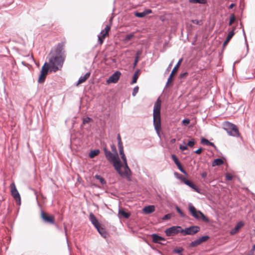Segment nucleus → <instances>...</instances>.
Segmentation results:
<instances>
[{
  "label": "nucleus",
  "mask_w": 255,
  "mask_h": 255,
  "mask_svg": "<svg viewBox=\"0 0 255 255\" xmlns=\"http://www.w3.org/2000/svg\"><path fill=\"white\" fill-rule=\"evenodd\" d=\"M65 59L64 44L58 43L49 54V68L51 71L56 72L61 70Z\"/></svg>",
  "instance_id": "obj_1"
},
{
  "label": "nucleus",
  "mask_w": 255,
  "mask_h": 255,
  "mask_svg": "<svg viewBox=\"0 0 255 255\" xmlns=\"http://www.w3.org/2000/svg\"><path fill=\"white\" fill-rule=\"evenodd\" d=\"M114 167L122 177H126L129 181L131 180V171L127 159L123 160V162L121 160H118L114 164Z\"/></svg>",
  "instance_id": "obj_2"
},
{
  "label": "nucleus",
  "mask_w": 255,
  "mask_h": 255,
  "mask_svg": "<svg viewBox=\"0 0 255 255\" xmlns=\"http://www.w3.org/2000/svg\"><path fill=\"white\" fill-rule=\"evenodd\" d=\"M161 101L158 98L154 104L153 108V126L156 131L158 133L161 129L160 108Z\"/></svg>",
  "instance_id": "obj_3"
},
{
  "label": "nucleus",
  "mask_w": 255,
  "mask_h": 255,
  "mask_svg": "<svg viewBox=\"0 0 255 255\" xmlns=\"http://www.w3.org/2000/svg\"><path fill=\"white\" fill-rule=\"evenodd\" d=\"M103 150L106 158L109 162L112 163L113 166L115 163L118 161V160H120L119 158L118 154L112 153L110 151L108 150L106 147H105Z\"/></svg>",
  "instance_id": "obj_4"
},
{
  "label": "nucleus",
  "mask_w": 255,
  "mask_h": 255,
  "mask_svg": "<svg viewBox=\"0 0 255 255\" xmlns=\"http://www.w3.org/2000/svg\"><path fill=\"white\" fill-rule=\"evenodd\" d=\"M182 228L179 226H172L167 228L165 230V233L167 236H173L180 233L182 234Z\"/></svg>",
  "instance_id": "obj_5"
},
{
  "label": "nucleus",
  "mask_w": 255,
  "mask_h": 255,
  "mask_svg": "<svg viewBox=\"0 0 255 255\" xmlns=\"http://www.w3.org/2000/svg\"><path fill=\"white\" fill-rule=\"evenodd\" d=\"M200 227L197 226H192L184 229H182V235L183 236L194 235L200 231Z\"/></svg>",
  "instance_id": "obj_6"
},
{
  "label": "nucleus",
  "mask_w": 255,
  "mask_h": 255,
  "mask_svg": "<svg viewBox=\"0 0 255 255\" xmlns=\"http://www.w3.org/2000/svg\"><path fill=\"white\" fill-rule=\"evenodd\" d=\"M49 69V64L47 62H45L42 66V69L40 71V74L39 76L38 80V82L39 83H44L46 75L48 73Z\"/></svg>",
  "instance_id": "obj_7"
},
{
  "label": "nucleus",
  "mask_w": 255,
  "mask_h": 255,
  "mask_svg": "<svg viewBox=\"0 0 255 255\" xmlns=\"http://www.w3.org/2000/svg\"><path fill=\"white\" fill-rule=\"evenodd\" d=\"M11 188V195L14 198L16 204L17 206H20L21 205V198L20 195L16 188L15 184L12 183L10 184Z\"/></svg>",
  "instance_id": "obj_8"
},
{
  "label": "nucleus",
  "mask_w": 255,
  "mask_h": 255,
  "mask_svg": "<svg viewBox=\"0 0 255 255\" xmlns=\"http://www.w3.org/2000/svg\"><path fill=\"white\" fill-rule=\"evenodd\" d=\"M182 60H183L182 58L180 59L179 60L178 62H177V63L174 67L173 69H172V70L167 79V81L166 85H165L166 87H167L168 86L169 84L172 82V78L174 76V74L177 71L178 68L180 66Z\"/></svg>",
  "instance_id": "obj_9"
},
{
  "label": "nucleus",
  "mask_w": 255,
  "mask_h": 255,
  "mask_svg": "<svg viewBox=\"0 0 255 255\" xmlns=\"http://www.w3.org/2000/svg\"><path fill=\"white\" fill-rule=\"evenodd\" d=\"M121 73L119 71H116L107 80V83H116L120 79Z\"/></svg>",
  "instance_id": "obj_10"
},
{
  "label": "nucleus",
  "mask_w": 255,
  "mask_h": 255,
  "mask_svg": "<svg viewBox=\"0 0 255 255\" xmlns=\"http://www.w3.org/2000/svg\"><path fill=\"white\" fill-rule=\"evenodd\" d=\"M181 180H182V181L184 182L185 184L191 187L194 191L197 192H199L198 187L191 181L186 179L185 177H181Z\"/></svg>",
  "instance_id": "obj_11"
},
{
  "label": "nucleus",
  "mask_w": 255,
  "mask_h": 255,
  "mask_svg": "<svg viewBox=\"0 0 255 255\" xmlns=\"http://www.w3.org/2000/svg\"><path fill=\"white\" fill-rule=\"evenodd\" d=\"M41 218L46 222L51 224L54 223V219L52 216L47 215L44 211H41Z\"/></svg>",
  "instance_id": "obj_12"
},
{
  "label": "nucleus",
  "mask_w": 255,
  "mask_h": 255,
  "mask_svg": "<svg viewBox=\"0 0 255 255\" xmlns=\"http://www.w3.org/2000/svg\"><path fill=\"white\" fill-rule=\"evenodd\" d=\"M172 159L173 160L175 164L177 166L179 170L183 173L186 174V172L184 168L182 167L180 161L175 154L171 155Z\"/></svg>",
  "instance_id": "obj_13"
},
{
  "label": "nucleus",
  "mask_w": 255,
  "mask_h": 255,
  "mask_svg": "<svg viewBox=\"0 0 255 255\" xmlns=\"http://www.w3.org/2000/svg\"><path fill=\"white\" fill-rule=\"evenodd\" d=\"M244 225V223L242 221H240L238 222L235 226L234 229L231 230L230 232V234L231 235H234L237 233L243 227Z\"/></svg>",
  "instance_id": "obj_14"
},
{
  "label": "nucleus",
  "mask_w": 255,
  "mask_h": 255,
  "mask_svg": "<svg viewBox=\"0 0 255 255\" xmlns=\"http://www.w3.org/2000/svg\"><path fill=\"white\" fill-rule=\"evenodd\" d=\"M152 241L154 243H159L161 244H163V243H160V241H165V240L164 238L156 234H153L151 235Z\"/></svg>",
  "instance_id": "obj_15"
},
{
  "label": "nucleus",
  "mask_w": 255,
  "mask_h": 255,
  "mask_svg": "<svg viewBox=\"0 0 255 255\" xmlns=\"http://www.w3.org/2000/svg\"><path fill=\"white\" fill-rule=\"evenodd\" d=\"M125 208H119L118 216L120 218L122 217L128 219L130 216V213L124 210Z\"/></svg>",
  "instance_id": "obj_16"
},
{
  "label": "nucleus",
  "mask_w": 255,
  "mask_h": 255,
  "mask_svg": "<svg viewBox=\"0 0 255 255\" xmlns=\"http://www.w3.org/2000/svg\"><path fill=\"white\" fill-rule=\"evenodd\" d=\"M228 133L233 136L238 137L239 136V132L238 127L235 125V127H232L230 130L228 131Z\"/></svg>",
  "instance_id": "obj_17"
},
{
  "label": "nucleus",
  "mask_w": 255,
  "mask_h": 255,
  "mask_svg": "<svg viewBox=\"0 0 255 255\" xmlns=\"http://www.w3.org/2000/svg\"><path fill=\"white\" fill-rule=\"evenodd\" d=\"M234 34H235V32H234V30H231L229 32L225 41L223 43V47H225L227 45V44L229 43V42L231 39V38L233 37V36H234Z\"/></svg>",
  "instance_id": "obj_18"
},
{
  "label": "nucleus",
  "mask_w": 255,
  "mask_h": 255,
  "mask_svg": "<svg viewBox=\"0 0 255 255\" xmlns=\"http://www.w3.org/2000/svg\"><path fill=\"white\" fill-rule=\"evenodd\" d=\"M91 73L90 72H87L85 74L84 76H81L77 83V85H78L80 84H82L86 81V80L88 79L90 76Z\"/></svg>",
  "instance_id": "obj_19"
},
{
  "label": "nucleus",
  "mask_w": 255,
  "mask_h": 255,
  "mask_svg": "<svg viewBox=\"0 0 255 255\" xmlns=\"http://www.w3.org/2000/svg\"><path fill=\"white\" fill-rule=\"evenodd\" d=\"M191 215L196 219H200L199 211L196 210V208H189Z\"/></svg>",
  "instance_id": "obj_20"
},
{
  "label": "nucleus",
  "mask_w": 255,
  "mask_h": 255,
  "mask_svg": "<svg viewBox=\"0 0 255 255\" xmlns=\"http://www.w3.org/2000/svg\"><path fill=\"white\" fill-rule=\"evenodd\" d=\"M99 233L104 238H106L108 236V233L106 231L105 229L102 227L101 226L96 229Z\"/></svg>",
  "instance_id": "obj_21"
},
{
  "label": "nucleus",
  "mask_w": 255,
  "mask_h": 255,
  "mask_svg": "<svg viewBox=\"0 0 255 255\" xmlns=\"http://www.w3.org/2000/svg\"><path fill=\"white\" fill-rule=\"evenodd\" d=\"M224 164V161L220 158H218L214 160L212 162V165L213 167L216 166H220Z\"/></svg>",
  "instance_id": "obj_22"
},
{
  "label": "nucleus",
  "mask_w": 255,
  "mask_h": 255,
  "mask_svg": "<svg viewBox=\"0 0 255 255\" xmlns=\"http://www.w3.org/2000/svg\"><path fill=\"white\" fill-rule=\"evenodd\" d=\"M140 69H137L135 72L134 73V74L132 77V79L131 84H133L134 83H136L137 80V79L138 78V76L140 74Z\"/></svg>",
  "instance_id": "obj_23"
},
{
  "label": "nucleus",
  "mask_w": 255,
  "mask_h": 255,
  "mask_svg": "<svg viewBox=\"0 0 255 255\" xmlns=\"http://www.w3.org/2000/svg\"><path fill=\"white\" fill-rule=\"evenodd\" d=\"M118 148H119V153H120V154L121 155V157L122 160L127 159L126 155L124 153L123 145H118Z\"/></svg>",
  "instance_id": "obj_24"
},
{
  "label": "nucleus",
  "mask_w": 255,
  "mask_h": 255,
  "mask_svg": "<svg viewBox=\"0 0 255 255\" xmlns=\"http://www.w3.org/2000/svg\"><path fill=\"white\" fill-rule=\"evenodd\" d=\"M100 150L98 149L91 150L89 154V156L90 158H93L96 156L98 155L100 153Z\"/></svg>",
  "instance_id": "obj_25"
},
{
  "label": "nucleus",
  "mask_w": 255,
  "mask_h": 255,
  "mask_svg": "<svg viewBox=\"0 0 255 255\" xmlns=\"http://www.w3.org/2000/svg\"><path fill=\"white\" fill-rule=\"evenodd\" d=\"M232 127H235V125L228 122H226L224 124V128L227 132L229 131V130H230V129L232 128Z\"/></svg>",
  "instance_id": "obj_26"
},
{
  "label": "nucleus",
  "mask_w": 255,
  "mask_h": 255,
  "mask_svg": "<svg viewBox=\"0 0 255 255\" xmlns=\"http://www.w3.org/2000/svg\"><path fill=\"white\" fill-rule=\"evenodd\" d=\"M184 249L182 247L175 248L172 250L173 254H178L179 255H183L182 254Z\"/></svg>",
  "instance_id": "obj_27"
},
{
  "label": "nucleus",
  "mask_w": 255,
  "mask_h": 255,
  "mask_svg": "<svg viewBox=\"0 0 255 255\" xmlns=\"http://www.w3.org/2000/svg\"><path fill=\"white\" fill-rule=\"evenodd\" d=\"M175 217V214L173 213H170L167 214H166L164 216L162 217V220L163 221L168 220L171 218Z\"/></svg>",
  "instance_id": "obj_28"
},
{
  "label": "nucleus",
  "mask_w": 255,
  "mask_h": 255,
  "mask_svg": "<svg viewBox=\"0 0 255 255\" xmlns=\"http://www.w3.org/2000/svg\"><path fill=\"white\" fill-rule=\"evenodd\" d=\"M95 178L96 179L99 180V181L100 182V183L102 185H104V184H105L107 183L106 180L103 177H102L101 176H100L99 175L96 174L95 176Z\"/></svg>",
  "instance_id": "obj_29"
},
{
  "label": "nucleus",
  "mask_w": 255,
  "mask_h": 255,
  "mask_svg": "<svg viewBox=\"0 0 255 255\" xmlns=\"http://www.w3.org/2000/svg\"><path fill=\"white\" fill-rule=\"evenodd\" d=\"M210 237L208 235L202 236L199 238L198 239V240L199 242L200 243V244H202V243L206 242L208 239H209Z\"/></svg>",
  "instance_id": "obj_30"
},
{
  "label": "nucleus",
  "mask_w": 255,
  "mask_h": 255,
  "mask_svg": "<svg viewBox=\"0 0 255 255\" xmlns=\"http://www.w3.org/2000/svg\"><path fill=\"white\" fill-rule=\"evenodd\" d=\"M210 237L208 235L202 236L199 238L198 239V240L199 242L200 243V244H202V243L206 242L208 239H209Z\"/></svg>",
  "instance_id": "obj_31"
},
{
  "label": "nucleus",
  "mask_w": 255,
  "mask_h": 255,
  "mask_svg": "<svg viewBox=\"0 0 255 255\" xmlns=\"http://www.w3.org/2000/svg\"><path fill=\"white\" fill-rule=\"evenodd\" d=\"M155 211V208H143L142 212L144 214H149Z\"/></svg>",
  "instance_id": "obj_32"
},
{
  "label": "nucleus",
  "mask_w": 255,
  "mask_h": 255,
  "mask_svg": "<svg viewBox=\"0 0 255 255\" xmlns=\"http://www.w3.org/2000/svg\"><path fill=\"white\" fill-rule=\"evenodd\" d=\"M189 2L192 3L205 4L206 0H189Z\"/></svg>",
  "instance_id": "obj_33"
},
{
  "label": "nucleus",
  "mask_w": 255,
  "mask_h": 255,
  "mask_svg": "<svg viewBox=\"0 0 255 255\" xmlns=\"http://www.w3.org/2000/svg\"><path fill=\"white\" fill-rule=\"evenodd\" d=\"M200 245V243L199 242L198 239H197L193 242H191L189 244V247L191 248H194Z\"/></svg>",
  "instance_id": "obj_34"
},
{
  "label": "nucleus",
  "mask_w": 255,
  "mask_h": 255,
  "mask_svg": "<svg viewBox=\"0 0 255 255\" xmlns=\"http://www.w3.org/2000/svg\"><path fill=\"white\" fill-rule=\"evenodd\" d=\"M199 213H200V218H201L202 220L203 221H205V222H207V223L209 222V219L206 216H205L203 214V213H202L201 211H199Z\"/></svg>",
  "instance_id": "obj_35"
},
{
  "label": "nucleus",
  "mask_w": 255,
  "mask_h": 255,
  "mask_svg": "<svg viewBox=\"0 0 255 255\" xmlns=\"http://www.w3.org/2000/svg\"><path fill=\"white\" fill-rule=\"evenodd\" d=\"M134 36V33H131L126 35L124 38V41L126 42L128 41Z\"/></svg>",
  "instance_id": "obj_36"
},
{
  "label": "nucleus",
  "mask_w": 255,
  "mask_h": 255,
  "mask_svg": "<svg viewBox=\"0 0 255 255\" xmlns=\"http://www.w3.org/2000/svg\"><path fill=\"white\" fill-rule=\"evenodd\" d=\"M97 219L94 215V214L91 212L89 215V220L90 221V222L92 223L93 222L97 221Z\"/></svg>",
  "instance_id": "obj_37"
},
{
  "label": "nucleus",
  "mask_w": 255,
  "mask_h": 255,
  "mask_svg": "<svg viewBox=\"0 0 255 255\" xmlns=\"http://www.w3.org/2000/svg\"><path fill=\"white\" fill-rule=\"evenodd\" d=\"M134 15L137 17L142 18L145 16V13L143 11L141 12L136 11L134 12Z\"/></svg>",
  "instance_id": "obj_38"
},
{
  "label": "nucleus",
  "mask_w": 255,
  "mask_h": 255,
  "mask_svg": "<svg viewBox=\"0 0 255 255\" xmlns=\"http://www.w3.org/2000/svg\"><path fill=\"white\" fill-rule=\"evenodd\" d=\"M236 20V17L234 14L231 15L229 25H231Z\"/></svg>",
  "instance_id": "obj_39"
},
{
  "label": "nucleus",
  "mask_w": 255,
  "mask_h": 255,
  "mask_svg": "<svg viewBox=\"0 0 255 255\" xmlns=\"http://www.w3.org/2000/svg\"><path fill=\"white\" fill-rule=\"evenodd\" d=\"M195 143V140L194 139L192 138L191 140L188 141V142H187L186 145H187V146L192 147L194 145Z\"/></svg>",
  "instance_id": "obj_40"
},
{
  "label": "nucleus",
  "mask_w": 255,
  "mask_h": 255,
  "mask_svg": "<svg viewBox=\"0 0 255 255\" xmlns=\"http://www.w3.org/2000/svg\"><path fill=\"white\" fill-rule=\"evenodd\" d=\"M209 142V140H208L207 139H206L204 137H202L201 139V143L204 145L207 146Z\"/></svg>",
  "instance_id": "obj_41"
},
{
  "label": "nucleus",
  "mask_w": 255,
  "mask_h": 255,
  "mask_svg": "<svg viewBox=\"0 0 255 255\" xmlns=\"http://www.w3.org/2000/svg\"><path fill=\"white\" fill-rule=\"evenodd\" d=\"M82 121H83V124L85 125V124H87V123L90 122L91 121H92V119L89 117H86V118H83Z\"/></svg>",
  "instance_id": "obj_42"
},
{
  "label": "nucleus",
  "mask_w": 255,
  "mask_h": 255,
  "mask_svg": "<svg viewBox=\"0 0 255 255\" xmlns=\"http://www.w3.org/2000/svg\"><path fill=\"white\" fill-rule=\"evenodd\" d=\"M177 212L180 214L181 217H185V215L181 210V208H176Z\"/></svg>",
  "instance_id": "obj_43"
},
{
  "label": "nucleus",
  "mask_w": 255,
  "mask_h": 255,
  "mask_svg": "<svg viewBox=\"0 0 255 255\" xmlns=\"http://www.w3.org/2000/svg\"><path fill=\"white\" fill-rule=\"evenodd\" d=\"M190 121L189 119H184L182 120V123L183 125L186 126L190 123Z\"/></svg>",
  "instance_id": "obj_44"
},
{
  "label": "nucleus",
  "mask_w": 255,
  "mask_h": 255,
  "mask_svg": "<svg viewBox=\"0 0 255 255\" xmlns=\"http://www.w3.org/2000/svg\"><path fill=\"white\" fill-rule=\"evenodd\" d=\"M138 87L137 86L136 87H135L133 89V91H132V95L134 97L135 96V95L137 94V93H138Z\"/></svg>",
  "instance_id": "obj_45"
},
{
  "label": "nucleus",
  "mask_w": 255,
  "mask_h": 255,
  "mask_svg": "<svg viewBox=\"0 0 255 255\" xmlns=\"http://www.w3.org/2000/svg\"><path fill=\"white\" fill-rule=\"evenodd\" d=\"M233 175L230 173H227L226 174L225 178L227 180L231 181L233 179Z\"/></svg>",
  "instance_id": "obj_46"
},
{
  "label": "nucleus",
  "mask_w": 255,
  "mask_h": 255,
  "mask_svg": "<svg viewBox=\"0 0 255 255\" xmlns=\"http://www.w3.org/2000/svg\"><path fill=\"white\" fill-rule=\"evenodd\" d=\"M118 145H123V142L120 134L117 135Z\"/></svg>",
  "instance_id": "obj_47"
},
{
  "label": "nucleus",
  "mask_w": 255,
  "mask_h": 255,
  "mask_svg": "<svg viewBox=\"0 0 255 255\" xmlns=\"http://www.w3.org/2000/svg\"><path fill=\"white\" fill-rule=\"evenodd\" d=\"M92 224L94 225V226L96 228V229L99 228V227H100L101 226V225L99 223L98 220H97V221L93 222Z\"/></svg>",
  "instance_id": "obj_48"
},
{
  "label": "nucleus",
  "mask_w": 255,
  "mask_h": 255,
  "mask_svg": "<svg viewBox=\"0 0 255 255\" xmlns=\"http://www.w3.org/2000/svg\"><path fill=\"white\" fill-rule=\"evenodd\" d=\"M111 147L112 150L114 152V153L118 154L116 147L115 145H114V144L111 145Z\"/></svg>",
  "instance_id": "obj_49"
},
{
  "label": "nucleus",
  "mask_w": 255,
  "mask_h": 255,
  "mask_svg": "<svg viewBox=\"0 0 255 255\" xmlns=\"http://www.w3.org/2000/svg\"><path fill=\"white\" fill-rule=\"evenodd\" d=\"M179 149L182 150V151H184V150H186L188 149V146L187 145H186V144H185V145H180L179 146Z\"/></svg>",
  "instance_id": "obj_50"
},
{
  "label": "nucleus",
  "mask_w": 255,
  "mask_h": 255,
  "mask_svg": "<svg viewBox=\"0 0 255 255\" xmlns=\"http://www.w3.org/2000/svg\"><path fill=\"white\" fill-rule=\"evenodd\" d=\"M143 12L145 13V16H146V15L152 13V10L150 9H146L144 10Z\"/></svg>",
  "instance_id": "obj_51"
},
{
  "label": "nucleus",
  "mask_w": 255,
  "mask_h": 255,
  "mask_svg": "<svg viewBox=\"0 0 255 255\" xmlns=\"http://www.w3.org/2000/svg\"><path fill=\"white\" fill-rule=\"evenodd\" d=\"M138 61H139L138 58L135 57L134 61V63H133V68H134L136 67V66Z\"/></svg>",
  "instance_id": "obj_52"
},
{
  "label": "nucleus",
  "mask_w": 255,
  "mask_h": 255,
  "mask_svg": "<svg viewBox=\"0 0 255 255\" xmlns=\"http://www.w3.org/2000/svg\"><path fill=\"white\" fill-rule=\"evenodd\" d=\"M202 150H203V148L202 147H200L198 149L195 150L194 151V153H196L197 154H201V153L202 151Z\"/></svg>",
  "instance_id": "obj_53"
},
{
  "label": "nucleus",
  "mask_w": 255,
  "mask_h": 255,
  "mask_svg": "<svg viewBox=\"0 0 255 255\" xmlns=\"http://www.w3.org/2000/svg\"><path fill=\"white\" fill-rule=\"evenodd\" d=\"M107 34V33H106V32H104V30H102L101 33H100V36L101 37H103V38L105 39Z\"/></svg>",
  "instance_id": "obj_54"
},
{
  "label": "nucleus",
  "mask_w": 255,
  "mask_h": 255,
  "mask_svg": "<svg viewBox=\"0 0 255 255\" xmlns=\"http://www.w3.org/2000/svg\"><path fill=\"white\" fill-rule=\"evenodd\" d=\"M104 39L103 37H101L100 35L98 36V41L100 44H102L104 42Z\"/></svg>",
  "instance_id": "obj_55"
},
{
  "label": "nucleus",
  "mask_w": 255,
  "mask_h": 255,
  "mask_svg": "<svg viewBox=\"0 0 255 255\" xmlns=\"http://www.w3.org/2000/svg\"><path fill=\"white\" fill-rule=\"evenodd\" d=\"M187 75H188V73L187 72H184V73H182L180 74V78H184L185 77H186Z\"/></svg>",
  "instance_id": "obj_56"
},
{
  "label": "nucleus",
  "mask_w": 255,
  "mask_h": 255,
  "mask_svg": "<svg viewBox=\"0 0 255 255\" xmlns=\"http://www.w3.org/2000/svg\"><path fill=\"white\" fill-rule=\"evenodd\" d=\"M110 28H111L110 26L107 25L106 26V27L105 28V29L103 30L104 32H106V33H107L109 32V31L110 30Z\"/></svg>",
  "instance_id": "obj_57"
},
{
  "label": "nucleus",
  "mask_w": 255,
  "mask_h": 255,
  "mask_svg": "<svg viewBox=\"0 0 255 255\" xmlns=\"http://www.w3.org/2000/svg\"><path fill=\"white\" fill-rule=\"evenodd\" d=\"M141 51L140 50H138L136 51V54H135V57H137V58H138L139 57V56L141 54Z\"/></svg>",
  "instance_id": "obj_58"
},
{
  "label": "nucleus",
  "mask_w": 255,
  "mask_h": 255,
  "mask_svg": "<svg viewBox=\"0 0 255 255\" xmlns=\"http://www.w3.org/2000/svg\"><path fill=\"white\" fill-rule=\"evenodd\" d=\"M191 22L195 24H199L200 22V21L197 19H192L191 20Z\"/></svg>",
  "instance_id": "obj_59"
},
{
  "label": "nucleus",
  "mask_w": 255,
  "mask_h": 255,
  "mask_svg": "<svg viewBox=\"0 0 255 255\" xmlns=\"http://www.w3.org/2000/svg\"><path fill=\"white\" fill-rule=\"evenodd\" d=\"M207 146H211L212 147H214L215 148H216V145L214 144L213 142H211L209 141L208 144Z\"/></svg>",
  "instance_id": "obj_60"
},
{
  "label": "nucleus",
  "mask_w": 255,
  "mask_h": 255,
  "mask_svg": "<svg viewBox=\"0 0 255 255\" xmlns=\"http://www.w3.org/2000/svg\"><path fill=\"white\" fill-rule=\"evenodd\" d=\"M207 173H206V172H204L202 173V174H201V176H202V178H205V177H207Z\"/></svg>",
  "instance_id": "obj_61"
},
{
  "label": "nucleus",
  "mask_w": 255,
  "mask_h": 255,
  "mask_svg": "<svg viewBox=\"0 0 255 255\" xmlns=\"http://www.w3.org/2000/svg\"><path fill=\"white\" fill-rule=\"evenodd\" d=\"M235 6V4L234 3H232L231 4H230V5H229V9H232L233 8L234 6Z\"/></svg>",
  "instance_id": "obj_62"
},
{
  "label": "nucleus",
  "mask_w": 255,
  "mask_h": 255,
  "mask_svg": "<svg viewBox=\"0 0 255 255\" xmlns=\"http://www.w3.org/2000/svg\"><path fill=\"white\" fill-rule=\"evenodd\" d=\"M175 141H176V139L175 138H172L170 140V142L172 144L174 143L175 142Z\"/></svg>",
  "instance_id": "obj_63"
},
{
  "label": "nucleus",
  "mask_w": 255,
  "mask_h": 255,
  "mask_svg": "<svg viewBox=\"0 0 255 255\" xmlns=\"http://www.w3.org/2000/svg\"><path fill=\"white\" fill-rule=\"evenodd\" d=\"M254 255V253L253 252V251H251L250 253L246 255Z\"/></svg>",
  "instance_id": "obj_64"
}]
</instances>
